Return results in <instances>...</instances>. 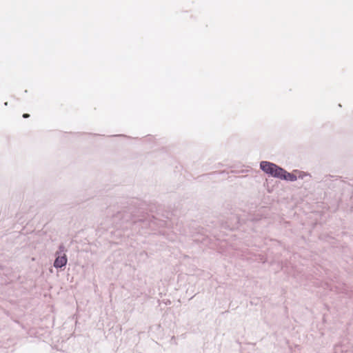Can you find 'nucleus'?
<instances>
[{
	"mask_svg": "<svg viewBox=\"0 0 353 353\" xmlns=\"http://www.w3.org/2000/svg\"><path fill=\"white\" fill-rule=\"evenodd\" d=\"M280 179L290 181H294L296 180L297 178L296 176L294 175V174L289 173L284 170V172L282 173Z\"/></svg>",
	"mask_w": 353,
	"mask_h": 353,
	"instance_id": "3",
	"label": "nucleus"
},
{
	"mask_svg": "<svg viewBox=\"0 0 353 353\" xmlns=\"http://www.w3.org/2000/svg\"><path fill=\"white\" fill-rule=\"evenodd\" d=\"M67 257L64 254L63 256H58L54 261V266L55 268H62L67 263Z\"/></svg>",
	"mask_w": 353,
	"mask_h": 353,
	"instance_id": "2",
	"label": "nucleus"
},
{
	"mask_svg": "<svg viewBox=\"0 0 353 353\" xmlns=\"http://www.w3.org/2000/svg\"><path fill=\"white\" fill-rule=\"evenodd\" d=\"M63 246H60V250L63 249Z\"/></svg>",
	"mask_w": 353,
	"mask_h": 353,
	"instance_id": "5",
	"label": "nucleus"
},
{
	"mask_svg": "<svg viewBox=\"0 0 353 353\" xmlns=\"http://www.w3.org/2000/svg\"><path fill=\"white\" fill-rule=\"evenodd\" d=\"M30 117V114H27V113H25L23 114V118H28Z\"/></svg>",
	"mask_w": 353,
	"mask_h": 353,
	"instance_id": "4",
	"label": "nucleus"
},
{
	"mask_svg": "<svg viewBox=\"0 0 353 353\" xmlns=\"http://www.w3.org/2000/svg\"><path fill=\"white\" fill-rule=\"evenodd\" d=\"M261 169L265 173L272 176L280 179L284 170L274 163L268 161H261L260 163Z\"/></svg>",
	"mask_w": 353,
	"mask_h": 353,
	"instance_id": "1",
	"label": "nucleus"
}]
</instances>
